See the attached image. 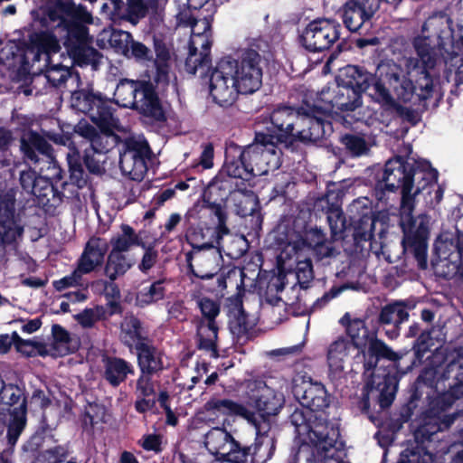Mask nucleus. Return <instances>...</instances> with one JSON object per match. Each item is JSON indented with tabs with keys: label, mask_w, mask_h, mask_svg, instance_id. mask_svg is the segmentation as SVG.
Listing matches in <instances>:
<instances>
[{
	"label": "nucleus",
	"mask_w": 463,
	"mask_h": 463,
	"mask_svg": "<svg viewBox=\"0 0 463 463\" xmlns=\"http://www.w3.org/2000/svg\"><path fill=\"white\" fill-rule=\"evenodd\" d=\"M439 172L427 159L394 156L388 159L381 173L375 176L373 196L387 203L390 194H401L400 225L403 232L402 245L404 252L411 254L420 269L428 267V240L430 218L426 213L414 217L415 197L424 189L438 183Z\"/></svg>",
	"instance_id": "obj_1"
},
{
	"label": "nucleus",
	"mask_w": 463,
	"mask_h": 463,
	"mask_svg": "<svg viewBox=\"0 0 463 463\" xmlns=\"http://www.w3.org/2000/svg\"><path fill=\"white\" fill-rule=\"evenodd\" d=\"M458 369L454 376L455 383L449 385L448 391L431 397L430 392H426V398L429 400L427 408L421 410L417 415L419 421L413 436L416 447L407 448L400 457L399 463H427L424 456L428 453L423 444L432 440L433 435L439 431L449 430L458 418H463L462 413L446 414L445 412L452 407L455 402L463 397V358L458 363L449 364V372Z\"/></svg>",
	"instance_id": "obj_2"
},
{
	"label": "nucleus",
	"mask_w": 463,
	"mask_h": 463,
	"mask_svg": "<svg viewBox=\"0 0 463 463\" xmlns=\"http://www.w3.org/2000/svg\"><path fill=\"white\" fill-rule=\"evenodd\" d=\"M231 231L227 222L217 220L215 226L199 222L192 224L185 232V239L194 252L196 266L191 262L192 252L186 254L188 273L196 279L213 280L220 269L222 261V240Z\"/></svg>",
	"instance_id": "obj_3"
},
{
	"label": "nucleus",
	"mask_w": 463,
	"mask_h": 463,
	"mask_svg": "<svg viewBox=\"0 0 463 463\" xmlns=\"http://www.w3.org/2000/svg\"><path fill=\"white\" fill-rule=\"evenodd\" d=\"M222 59L241 94L250 95L261 89L264 71L269 67L274 55L268 42L255 39L247 47L239 49L235 57Z\"/></svg>",
	"instance_id": "obj_4"
},
{
	"label": "nucleus",
	"mask_w": 463,
	"mask_h": 463,
	"mask_svg": "<svg viewBox=\"0 0 463 463\" xmlns=\"http://www.w3.org/2000/svg\"><path fill=\"white\" fill-rule=\"evenodd\" d=\"M434 19L435 17L429 20V24L433 25L437 29L436 35L438 36L440 25H437V22L431 24ZM412 44L415 49L416 57L410 58L408 66L411 69L414 80H411V89L408 90L411 92V102L416 104L433 97L435 81L439 77V71L436 69L439 60L437 48L439 52L444 51L447 53H454L456 50H452L449 47L447 48V51L440 49L438 38L437 46H433L430 36H416L413 39Z\"/></svg>",
	"instance_id": "obj_5"
},
{
	"label": "nucleus",
	"mask_w": 463,
	"mask_h": 463,
	"mask_svg": "<svg viewBox=\"0 0 463 463\" xmlns=\"http://www.w3.org/2000/svg\"><path fill=\"white\" fill-rule=\"evenodd\" d=\"M270 151L265 144L253 140L248 146H241L234 141L226 143L224 163L222 171L235 179H252L266 170L265 152Z\"/></svg>",
	"instance_id": "obj_6"
},
{
	"label": "nucleus",
	"mask_w": 463,
	"mask_h": 463,
	"mask_svg": "<svg viewBox=\"0 0 463 463\" xmlns=\"http://www.w3.org/2000/svg\"><path fill=\"white\" fill-rule=\"evenodd\" d=\"M270 151L265 144L253 140L248 146H241L234 141L226 143L224 163L222 171L235 179H252L266 170L265 152Z\"/></svg>",
	"instance_id": "obj_7"
},
{
	"label": "nucleus",
	"mask_w": 463,
	"mask_h": 463,
	"mask_svg": "<svg viewBox=\"0 0 463 463\" xmlns=\"http://www.w3.org/2000/svg\"><path fill=\"white\" fill-rule=\"evenodd\" d=\"M243 398L244 406L254 414V421L250 423L258 431L260 430L261 426L269 430L270 417L278 415L285 404L283 394L260 379H251L245 383Z\"/></svg>",
	"instance_id": "obj_8"
},
{
	"label": "nucleus",
	"mask_w": 463,
	"mask_h": 463,
	"mask_svg": "<svg viewBox=\"0 0 463 463\" xmlns=\"http://www.w3.org/2000/svg\"><path fill=\"white\" fill-rule=\"evenodd\" d=\"M411 79L406 78L403 68L392 61L382 62L373 74V91L369 92L372 99L379 105L385 99H393L391 90L397 99L404 103L411 101Z\"/></svg>",
	"instance_id": "obj_9"
},
{
	"label": "nucleus",
	"mask_w": 463,
	"mask_h": 463,
	"mask_svg": "<svg viewBox=\"0 0 463 463\" xmlns=\"http://www.w3.org/2000/svg\"><path fill=\"white\" fill-rule=\"evenodd\" d=\"M301 107L294 109L290 106H279L269 115L270 126L267 127V133L256 132L255 140L265 144L270 151H274L277 145H285L290 147L295 145V127L298 128Z\"/></svg>",
	"instance_id": "obj_10"
},
{
	"label": "nucleus",
	"mask_w": 463,
	"mask_h": 463,
	"mask_svg": "<svg viewBox=\"0 0 463 463\" xmlns=\"http://www.w3.org/2000/svg\"><path fill=\"white\" fill-rule=\"evenodd\" d=\"M71 103L73 109L88 116L98 128L118 126L114 101L93 89H80L72 92Z\"/></svg>",
	"instance_id": "obj_11"
},
{
	"label": "nucleus",
	"mask_w": 463,
	"mask_h": 463,
	"mask_svg": "<svg viewBox=\"0 0 463 463\" xmlns=\"http://www.w3.org/2000/svg\"><path fill=\"white\" fill-rule=\"evenodd\" d=\"M302 114L295 134V144L324 146L334 128L329 119L330 112L317 105L301 106Z\"/></svg>",
	"instance_id": "obj_12"
},
{
	"label": "nucleus",
	"mask_w": 463,
	"mask_h": 463,
	"mask_svg": "<svg viewBox=\"0 0 463 463\" xmlns=\"http://www.w3.org/2000/svg\"><path fill=\"white\" fill-rule=\"evenodd\" d=\"M153 151L144 137H128L119 150V168L122 174L134 181H141L148 170Z\"/></svg>",
	"instance_id": "obj_13"
},
{
	"label": "nucleus",
	"mask_w": 463,
	"mask_h": 463,
	"mask_svg": "<svg viewBox=\"0 0 463 463\" xmlns=\"http://www.w3.org/2000/svg\"><path fill=\"white\" fill-rule=\"evenodd\" d=\"M196 303L202 314L196 325L197 348L209 353L211 357L217 358L219 326L216 318L221 312L220 304L207 297L198 298Z\"/></svg>",
	"instance_id": "obj_14"
},
{
	"label": "nucleus",
	"mask_w": 463,
	"mask_h": 463,
	"mask_svg": "<svg viewBox=\"0 0 463 463\" xmlns=\"http://www.w3.org/2000/svg\"><path fill=\"white\" fill-rule=\"evenodd\" d=\"M15 194L13 190L0 189V261H6L9 250H15L16 239L24 228L15 214Z\"/></svg>",
	"instance_id": "obj_15"
},
{
	"label": "nucleus",
	"mask_w": 463,
	"mask_h": 463,
	"mask_svg": "<svg viewBox=\"0 0 463 463\" xmlns=\"http://www.w3.org/2000/svg\"><path fill=\"white\" fill-rule=\"evenodd\" d=\"M340 30L341 24L335 19L317 18L307 24L299 42L309 52H322L340 38Z\"/></svg>",
	"instance_id": "obj_16"
},
{
	"label": "nucleus",
	"mask_w": 463,
	"mask_h": 463,
	"mask_svg": "<svg viewBox=\"0 0 463 463\" xmlns=\"http://www.w3.org/2000/svg\"><path fill=\"white\" fill-rule=\"evenodd\" d=\"M439 378V373L435 367L423 368L416 380L409 386L408 397L399 410L397 420L401 423L411 420L415 411L422 403V396L426 392H435Z\"/></svg>",
	"instance_id": "obj_17"
},
{
	"label": "nucleus",
	"mask_w": 463,
	"mask_h": 463,
	"mask_svg": "<svg viewBox=\"0 0 463 463\" xmlns=\"http://www.w3.org/2000/svg\"><path fill=\"white\" fill-rule=\"evenodd\" d=\"M318 100L324 103V108L330 113L334 110L348 113L363 106V94L343 82L335 81L322 89Z\"/></svg>",
	"instance_id": "obj_18"
},
{
	"label": "nucleus",
	"mask_w": 463,
	"mask_h": 463,
	"mask_svg": "<svg viewBox=\"0 0 463 463\" xmlns=\"http://www.w3.org/2000/svg\"><path fill=\"white\" fill-rule=\"evenodd\" d=\"M416 303L410 299L393 300L383 306L377 316V328H382L389 340H395L401 335L402 325L409 320L410 311Z\"/></svg>",
	"instance_id": "obj_19"
},
{
	"label": "nucleus",
	"mask_w": 463,
	"mask_h": 463,
	"mask_svg": "<svg viewBox=\"0 0 463 463\" xmlns=\"http://www.w3.org/2000/svg\"><path fill=\"white\" fill-rule=\"evenodd\" d=\"M63 10L69 14V18L62 20L61 27L66 33L63 43L66 50L77 44L92 42L88 24H92L93 17L87 8L81 5L77 9L65 5Z\"/></svg>",
	"instance_id": "obj_20"
},
{
	"label": "nucleus",
	"mask_w": 463,
	"mask_h": 463,
	"mask_svg": "<svg viewBox=\"0 0 463 463\" xmlns=\"http://www.w3.org/2000/svg\"><path fill=\"white\" fill-rule=\"evenodd\" d=\"M222 170L216 175L204 188L203 197V207L210 210L217 220L222 222H227L228 215L224 209L225 203L232 199V178L224 175Z\"/></svg>",
	"instance_id": "obj_21"
},
{
	"label": "nucleus",
	"mask_w": 463,
	"mask_h": 463,
	"mask_svg": "<svg viewBox=\"0 0 463 463\" xmlns=\"http://www.w3.org/2000/svg\"><path fill=\"white\" fill-rule=\"evenodd\" d=\"M221 59L213 70L209 80V91L213 101L222 108L232 107L241 90L237 88L235 79Z\"/></svg>",
	"instance_id": "obj_22"
},
{
	"label": "nucleus",
	"mask_w": 463,
	"mask_h": 463,
	"mask_svg": "<svg viewBox=\"0 0 463 463\" xmlns=\"http://www.w3.org/2000/svg\"><path fill=\"white\" fill-rule=\"evenodd\" d=\"M399 379L395 374L386 373L377 376L372 383H366L359 401V408L364 414L370 413V399L375 395L381 409L389 408L394 401L398 390Z\"/></svg>",
	"instance_id": "obj_23"
},
{
	"label": "nucleus",
	"mask_w": 463,
	"mask_h": 463,
	"mask_svg": "<svg viewBox=\"0 0 463 463\" xmlns=\"http://www.w3.org/2000/svg\"><path fill=\"white\" fill-rule=\"evenodd\" d=\"M141 89L132 110H135L146 124H165L167 121L166 109L158 95L156 86L151 80H147L141 84Z\"/></svg>",
	"instance_id": "obj_24"
},
{
	"label": "nucleus",
	"mask_w": 463,
	"mask_h": 463,
	"mask_svg": "<svg viewBox=\"0 0 463 463\" xmlns=\"http://www.w3.org/2000/svg\"><path fill=\"white\" fill-rule=\"evenodd\" d=\"M303 436L309 439L317 451L322 450L326 453L331 449L341 450L344 445L342 441L338 440L339 430L333 427L329 429L328 420L324 416V412L314 414L307 428V432Z\"/></svg>",
	"instance_id": "obj_25"
},
{
	"label": "nucleus",
	"mask_w": 463,
	"mask_h": 463,
	"mask_svg": "<svg viewBox=\"0 0 463 463\" xmlns=\"http://www.w3.org/2000/svg\"><path fill=\"white\" fill-rule=\"evenodd\" d=\"M379 0H347L340 9L345 26L352 33L369 24L379 9Z\"/></svg>",
	"instance_id": "obj_26"
},
{
	"label": "nucleus",
	"mask_w": 463,
	"mask_h": 463,
	"mask_svg": "<svg viewBox=\"0 0 463 463\" xmlns=\"http://www.w3.org/2000/svg\"><path fill=\"white\" fill-rule=\"evenodd\" d=\"M378 222V217L372 209L366 210L358 218H351L350 230H352L355 252L364 254V251L373 249V243L376 242L375 226Z\"/></svg>",
	"instance_id": "obj_27"
},
{
	"label": "nucleus",
	"mask_w": 463,
	"mask_h": 463,
	"mask_svg": "<svg viewBox=\"0 0 463 463\" xmlns=\"http://www.w3.org/2000/svg\"><path fill=\"white\" fill-rule=\"evenodd\" d=\"M204 444L206 449L217 459L226 457L238 458V454L241 457L247 455L241 442L235 440L232 435L223 427L212 428L205 435Z\"/></svg>",
	"instance_id": "obj_28"
},
{
	"label": "nucleus",
	"mask_w": 463,
	"mask_h": 463,
	"mask_svg": "<svg viewBox=\"0 0 463 463\" xmlns=\"http://www.w3.org/2000/svg\"><path fill=\"white\" fill-rule=\"evenodd\" d=\"M43 425L24 445V451H31L33 454L41 447L44 435L50 430L49 425L46 423L45 416L43 417ZM34 456L33 463H64L67 461L69 450L65 446L57 445L51 449L38 452Z\"/></svg>",
	"instance_id": "obj_29"
},
{
	"label": "nucleus",
	"mask_w": 463,
	"mask_h": 463,
	"mask_svg": "<svg viewBox=\"0 0 463 463\" xmlns=\"http://www.w3.org/2000/svg\"><path fill=\"white\" fill-rule=\"evenodd\" d=\"M293 394L306 409L317 412H324L330 404V395L321 383L304 382L293 387Z\"/></svg>",
	"instance_id": "obj_30"
},
{
	"label": "nucleus",
	"mask_w": 463,
	"mask_h": 463,
	"mask_svg": "<svg viewBox=\"0 0 463 463\" xmlns=\"http://www.w3.org/2000/svg\"><path fill=\"white\" fill-rule=\"evenodd\" d=\"M20 150L24 159L31 165H37L41 157L45 158L47 162L54 159L52 145L44 137L33 129L23 132L20 138Z\"/></svg>",
	"instance_id": "obj_31"
},
{
	"label": "nucleus",
	"mask_w": 463,
	"mask_h": 463,
	"mask_svg": "<svg viewBox=\"0 0 463 463\" xmlns=\"http://www.w3.org/2000/svg\"><path fill=\"white\" fill-rule=\"evenodd\" d=\"M0 63L8 68L16 69L21 80L30 74L31 61L27 53L26 43L9 41L0 48Z\"/></svg>",
	"instance_id": "obj_32"
},
{
	"label": "nucleus",
	"mask_w": 463,
	"mask_h": 463,
	"mask_svg": "<svg viewBox=\"0 0 463 463\" xmlns=\"http://www.w3.org/2000/svg\"><path fill=\"white\" fill-rule=\"evenodd\" d=\"M102 379L112 388H118L124 383L129 375H134L135 367L129 361L116 355L103 354Z\"/></svg>",
	"instance_id": "obj_33"
},
{
	"label": "nucleus",
	"mask_w": 463,
	"mask_h": 463,
	"mask_svg": "<svg viewBox=\"0 0 463 463\" xmlns=\"http://www.w3.org/2000/svg\"><path fill=\"white\" fill-rule=\"evenodd\" d=\"M437 22L440 25L438 32L439 46L447 51L449 47L452 50L463 52V24H455L453 19L447 14L441 13L431 22Z\"/></svg>",
	"instance_id": "obj_34"
},
{
	"label": "nucleus",
	"mask_w": 463,
	"mask_h": 463,
	"mask_svg": "<svg viewBox=\"0 0 463 463\" xmlns=\"http://www.w3.org/2000/svg\"><path fill=\"white\" fill-rule=\"evenodd\" d=\"M135 351L140 373L159 376L166 369L164 364L165 353L154 345V341L139 345Z\"/></svg>",
	"instance_id": "obj_35"
},
{
	"label": "nucleus",
	"mask_w": 463,
	"mask_h": 463,
	"mask_svg": "<svg viewBox=\"0 0 463 463\" xmlns=\"http://www.w3.org/2000/svg\"><path fill=\"white\" fill-rule=\"evenodd\" d=\"M33 195L47 214L55 216L59 213L58 208L63 202L64 194L58 190L51 178L40 176L38 186Z\"/></svg>",
	"instance_id": "obj_36"
},
{
	"label": "nucleus",
	"mask_w": 463,
	"mask_h": 463,
	"mask_svg": "<svg viewBox=\"0 0 463 463\" xmlns=\"http://www.w3.org/2000/svg\"><path fill=\"white\" fill-rule=\"evenodd\" d=\"M223 260L220 264V269L215 275L216 281L214 285L207 288V291L216 295L224 296L228 286L235 287L236 290L245 288V278L247 277L243 269L235 265L222 266Z\"/></svg>",
	"instance_id": "obj_37"
},
{
	"label": "nucleus",
	"mask_w": 463,
	"mask_h": 463,
	"mask_svg": "<svg viewBox=\"0 0 463 463\" xmlns=\"http://www.w3.org/2000/svg\"><path fill=\"white\" fill-rule=\"evenodd\" d=\"M120 341L128 347L138 348L141 344L153 341L142 321L135 315L126 316L120 324Z\"/></svg>",
	"instance_id": "obj_38"
},
{
	"label": "nucleus",
	"mask_w": 463,
	"mask_h": 463,
	"mask_svg": "<svg viewBox=\"0 0 463 463\" xmlns=\"http://www.w3.org/2000/svg\"><path fill=\"white\" fill-rule=\"evenodd\" d=\"M29 42L26 49L33 63L39 61L43 54L49 59L51 54L57 53L61 49L57 37L51 32L33 33L30 35Z\"/></svg>",
	"instance_id": "obj_39"
},
{
	"label": "nucleus",
	"mask_w": 463,
	"mask_h": 463,
	"mask_svg": "<svg viewBox=\"0 0 463 463\" xmlns=\"http://www.w3.org/2000/svg\"><path fill=\"white\" fill-rule=\"evenodd\" d=\"M269 430L265 426H261L260 431L256 430V438L250 446L242 445V449L246 450L247 459L250 458V463H266L274 455L276 450V439L269 435Z\"/></svg>",
	"instance_id": "obj_40"
},
{
	"label": "nucleus",
	"mask_w": 463,
	"mask_h": 463,
	"mask_svg": "<svg viewBox=\"0 0 463 463\" xmlns=\"http://www.w3.org/2000/svg\"><path fill=\"white\" fill-rule=\"evenodd\" d=\"M107 251V244L99 237H91L77 261L80 271L89 274L102 266Z\"/></svg>",
	"instance_id": "obj_41"
},
{
	"label": "nucleus",
	"mask_w": 463,
	"mask_h": 463,
	"mask_svg": "<svg viewBox=\"0 0 463 463\" xmlns=\"http://www.w3.org/2000/svg\"><path fill=\"white\" fill-rule=\"evenodd\" d=\"M336 82H343L364 94L369 90L373 91V74L364 67L347 65L339 71Z\"/></svg>",
	"instance_id": "obj_42"
},
{
	"label": "nucleus",
	"mask_w": 463,
	"mask_h": 463,
	"mask_svg": "<svg viewBox=\"0 0 463 463\" xmlns=\"http://www.w3.org/2000/svg\"><path fill=\"white\" fill-rule=\"evenodd\" d=\"M204 410L214 417L219 416H239L248 422L254 421V414L249 411L244 404L230 399L211 398L204 403Z\"/></svg>",
	"instance_id": "obj_43"
},
{
	"label": "nucleus",
	"mask_w": 463,
	"mask_h": 463,
	"mask_svg": "<svg viewBox=\"0 0 463 463\" xmlns=\"http://www.w3.org/2000/svg\"><path fill=\"white\" fill-rule=\"evenodd\" d=\"M51 344L52 356H65L74 354L80 348V343L77 335H71L67 329L59 324L52 326Z\"/></svg>",
	"instance_id": "obj_44"
},
{
	"label": "nucleus",
	"mask_w": 463,
	"mask_h": 463,
	"mask_svg": "<svg viewBox=\"0 0 463 463\" xmlns=\"http://www.w3.org/2000/svg\"><path fill=\"white\" fill-rule=\"evenodd\" d=\"M379 328H373L371 338L367 344L369 361L364 364L367 369L374 368L380 360L399 362L402 355L393 351L383 340L377 337Z\"/></svg>",
	"instance_id": "obj_45"
},
{
	"label": "nucleus",
	"mask_w": 463,
	"mask_h": 463,
	"mask_svg": "<svg viewBox=\"0 0 463 463\" xmlns=\"http://www.w3.org/2000/svg\"><path fill=\"white\" fill-rule=\"evenodd\" d=\"M67 163L69 167V181H63L61 184L62 189L68 185H73L77 189L86 187L90 183V175L85 171L81 164V155L75 147L67 155Z\"/></svg>",
	"instance_id": "obj_46"
},
{
	"label": "nucleus",
	"mask_w": 463,
	"mask_h": 463,
	"mask_svg": "<svg viewBox=\"0 0 463 463\" xmlns=\"http://www.w3.org/2000/svg\"><path fill=\"white\" fill-rule=\"evenodd\" d=\"M348 342L339 337L330 344L327 349L328 376L334 380L339 378L344 372V362L347 356Z\"/></svg>",
	"instance_id": "obj_47"
},
{
	"label": "nucleus",
	"mask_w": 463,
	"mask_h": 463,
	"mask_svg": "<svg viewBox=\"0 0 463 463\" xmlns=\"http://www.w3.org/2000/svg\"><path fill=\"white\" fill-rule=\"evenodd\" d=\"M158 7V0H127L126 7L123 9L122 21L136 25L148 14L149 11L156 13Z\"/></svg>",
	"instance_id": "obj_48"
},
{
	"label": "nucleus",
	"mask_w": 463,
	"mask_h": 463,
	"mask_svg": "<svg viewBox=\"0 0 463 463\" xmlns=\"http://www.w3.org/2000/svg\"><path fill=\"white\" fill-rule=\"evenodd\" d=\"M146 81V80L121 79L114 92L118 102L121 101L122 107L132 109L141 92V84Z\"/></svg>",
	"instance_id": "obj_49"
},
{
	"label": "nucleus",
	"mask_w": 463,
	"mask_h": 463,
	"mask_svg": "<svg viewBox=\"0 0 463 463\" xmlns=\"http://www.w3.org/2000/svg\"><path fill=\"white\" fill-rule=\"evenodd\" d=\"M120 230L121 233L110 239L112 250L124 253L128 251L132 246H145L143 239L129 224L122 223Z\"/></svg>",
	"instance_id": "obj_50"
},
{
	"label": "nucleus",
	"mask_w": 463,
	"mask_h": 463,
	"mask_svg": "<svg viewBox=\"0 0 463 463\" xmlns=\"http://www.w3.org/2000/svg\"><path fill=\"white\" fill-rule=\"evenodd\" d=\"M133 266V262L128 257L118 251L110 250L105 264V275L115 281L118 277L125 275Z\"/></svg>",
	"instance_id": "obj_51"
},
{
	"label": "nucleus",
	"mask_w": 463,
	"mask_h": 463,
	"mask_svg": "<svg viewBox=\"0 0 463 463\" xmlns=\"http://www.w3.org/2000/svg\"><path fill=\"white\" fill-rule=\"evenodd\" d=\"M212 59L210 54V44H203V51L198 52L193 42L189 43L188 56L185 60L184 69L186 72L194 75L199 68H209Z\"/></svg>",
	"instance_id": "obj_52"
},
{
	"label": "nucleus",
	"mask_w": 463,
	"mask_h": 463,
	"mask_svg": "<svg viewBox=\"0 0 463 463\" xmlns=\"http://www.w3.org/2000/svg\"><path fill=\"white\" fill-rule=\"evenodd\" d=\"M91 42L77 44L71 47L67 52L79 66H96L101 57L100 52L90 45Z\"/></svg>",
	"instance_id": "obj_53"
},
{
	"label": "nucleus",
	"mask_w": 463,
	"mask_h": 463,
	"mask_svg": "<svg viewBox=\"0 0 463 463\" xmlns=\"http://www.w3.org/2000/svg\"><path fill=\"white\" fill-rule=\"evenodd\" d=\"M118 126H109V128H99L97 137L92 140L89 147L105 155L122 143L120 137L114 132Z\"/></svg>",
	"instance_id": "obj_54"
},
{
	"label": "nucleus",
	"mask_w": 463,
	"mask_h": 463,
	"mask_svg": "<svg viewBox=\"0 0 463 463\" xmlns=\"http://www.w3.org/2000/svg\"><path fill=\"white\" fill-rule=\"evenodd\" d=\"M167 279H159L152 282L148 287L143 288L137 296L141 306H148L165 298L166 295Z\"/></svg>",
	"instance_id": "obj_55"
},
{
	"label": "nucleus",
	"mask_w": 463,
	"mask_h": 463,
	"mask_svg": "<svg viewBox=\"0 0 463 463\" xmlns=\"http://www.w3.org/2000/svg\"><path fill=\"white\" fill-rule=\"evenodd\" d=\"M324 207L326 204V219L332 233L345 232L347 230L345 216L339 205L329 203L328 195L321 198L318 203Z\"/></svg>",
	"instance_id": "obj_56"
},
{
	"label": "nucleus",
	"mask_w": 463,
	"mask_h": 463,
	"mask_svg": "<svg viewBox=\"0 0 463 463\" xmlns=\"http://www.w3.org/2000/svg\"><path fill=\"white\" fill-rule=\"evenodd\" d=\"M12 420L7 428L8 445L14 446L21 435L26 423V402L23 401L19 407L12 411Z\"/></svg>",
	"instance_id": "obj_57"
},
{
	"label": "nucleus",
	"mask_w": 463,
	"mask_h": 463,
	"mask_svg": "<svg viewBox=\"0 0 463 463\" xmlns=\"http://www.w3.org/2000/svg\"><path fill=\"white\" fill-rule=\"evenodd\" d=\"M234 205V211L241 217H247L257 214L258 220L261 222L260 213V203L258 196L254 194L234 196L231 199Z\"/></svg>",
	"instance_id": "obj_58"
},
{
	"label": "nucleus",
	"mask_w": 463,
	"mask_h": 463,
	"mask_svg": "<svg viewBox=\"0 0 463 463\" xmlns=\"http://www.w3.org/2000/svg\"><path fill=\"white\" fill-rule=\"evenodd\" d=\"M106 156L96 150L87 147L81 155V164L89 174L100 176L106 172Z\"/></svg>",
	"instance_id": "obj_59"
},
{
	"label": "nucleus",
	"mask_w": 463,
	"mask_h": 463,
	"mask_svg": "<svg viewBox=\"0 0 463 463\" xmlns=\"http://www.w3.org/2000/svg\"><path fill=\"white\" fill-rule=\"evenodd\" d=\"M373 328L366 326L365 320L362 318H354L353 326L347 330L346 334L351 342L357 349H364L371 338Z\"/></svg>",
	"instance_id": "obj_60"
},
{
	"label": "nucleus",
	"mask_w": 463,
	"mask_h": 463,
	"mask_svg": "<svg viewBox=\"0 0 463 463\" xmlns=\"http://www.w3.org/2000/svg\"><path fill=\"white\" fill-rule=\"evenodd\" d=\"M445 77L448 81H454L450 93L458 97L460 94L459 87L463 84V55L458 53L451 55L449 66L446 71Z\"/></svg>",
	"instance_id": "obj_61"
},
{
	"label": "nucleus",
	"mask_w": 463,
	"mask_h": 463,
	"mask_svg": "<svg viewBox=\"0 0 463 463\" xmlns=\"http://www.w3.org/2000/svg\"><path fill=\"white\" fill-rule=\"evenodd\" d=\"M383 111L392 114L403 121L415 126L419 122L418 115L414 109L404 107L398 103L395 99H387L385 102L380 104Z\"/></svg>",
	"instance_id": "obj_62"
},
{
	"label": "nucleus",
	"mask_w": 463,
	"mask_h": 463,
	"mask_svg": "<svg viewBox=\"0 0 463 463\" xmlns=\"http://www.w3.org/2000/svg\"><path fill=\"white\" fill-rule=\"evenodd\" d=\"M23 401H26L24 389L17 384L5 383L0 389V402L8 407H19Z\"/></svg>",
	"instance_id": "obj_63"
},
{
	"label": "nucleus",
	"mask_w": 463,
	"mask_h": 463,
	"mask_svg": "<svg viewBox=\"0 0 463 463\" xmlns=\"http://www.w3.org/2000/svg\"><path fill=\"white\" fill-rule=\"evenodd\" d=\"M346 152L353 157L360 156L368 150L365 139L358 135L346 133L339 139Z\"/></svg>",
	"instance_id": "obj_64"
}]
</instances>
